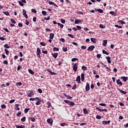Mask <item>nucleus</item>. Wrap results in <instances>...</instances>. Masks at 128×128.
<instances>
[{
	"instance_id": "30",
	"label": "nucleus",
	"mask_w": 128,
	"mask_h": 128,
	"mask_svg": "<svg viewBox=\"0 0 128 128\" xmlns=\"http://www.w3.org/2000/svg\"><path fill=\"white\" fill-rule=\"evenodd\" d=\"M58 50H60V49L56 47L53 48V52H58Z\"/></svg>"
},
{
	"instance_id": "45",
	"label": "nucleus",
	"mask_w": 128,
	"mask_h": 128,
	"mask_svg": "<svg viewBox=\"0 0 128 128\" xmlns=\"http://www.w3.org/2000/svg\"><path fill=\"white\" fill-rule=\"evenodd\" d=\"M42 13L43 16H46V12L42 10Z\"/></svg>"
},
{
	"instance_id": "12",
	"label": "nucleus",
	"mask_w": 128,
	"mask_h": 128,
	"mask_svg": "<svg viewBox=\"0 0 128 128\" xmlns=\"http://www.w3.org/2000/svg\"><path fill=\"white\" fill-rule=\"evenodd\" d=\"M110 123V120H108V121H102V124H108Z\"/></svg>"
},
{
	"instance_id": "26",
	"label": "nucleus",
	"mask_w": 128,
	"mask_h": 128,
	"mask_svg": "<svg viewBox=\"0 0 128 128\" xmlns=\"http://www.w3.org/2000/svg\"><path fill=\"white\" fill-rule=\"evenodd\" d=\"M118 90H119V92H121V94H126V92H124L120 89H118Z\"/></svg>"
},
{
	"instance_id": "13",
	"label": "nucleus",
	"mask_w": 128,
	"mask_h": 128,
	"mask_svg": "<svg viewBox=\"0 0 128 128\" xmlns=\"http://www.w3.org/2000/svg\"><path fill=\"white\" fill-rule=\"evenodd\" d=\"M54 34L50 33V40H54Z\"/></svg>"
},
{
	"instance_id": "63",
	"label": "nucleus",
	"mask_w": 128,
	"mask_h": 128,
	"mask_svg": "<svg viewBox=\"0 0 128 128\" xmlns=\"http://www.w3.org/2000/svg\"><path fill=\"white\" fill-rule=\"evenodd\" d=\"M99 27L100 28H106L102 25V24H100Z\"/></svg>"
},
{
	"instance_id": "9",
	"label": "nucleus",
	"mask_w": 128,
	"mask_h": 128,
	"mask_svg": "<svg viewBox=\"0 0 128 128\" xmlns=\"http://www.w3.org/2000/svg\"><path fill=\"white\" fill-rule=\"evenodd\" d=\"M96 12H100V14H103L104 13V10L100 8H94Z\"/></svg>"
},
{
	"instance_id": "8",
	"label": "nucleus",
	"mask_w": 128,
	"mask_h": 128,
	"mask_svg": "<svg viewBox=\"0 0 128 128\" xmlns=\"http://www.w3.org/2000/svg\"><path fill=\"white\" fill-rule=\"evenodd\" d=\"M52 56H53V58H58V53H52Z\"/></svg>"
},
{
	"instance_id": "52",
	"label": "nucleus",
	"mask_w": 128,
	"mask_h": 128,
	"mask_svg": "<svg viewBox=\"0 0 128 128\" xmlns=\"http://www.w3.org/2000/svg\"><path fill=\"white\" fill-rule=\"evenodd\" d=\"M3 62L4 64H6V65L8 64V62L6 60H4Z\"/></svg>"
},
{
	"instance_id": "58",
	"label": "nucleus",
	"mask_w": 128,
	"mask_h": 128,
	"mask_svg": "<svg viewBox=\"0 0 128 128\" xmlns=\"http://www.w3.org/2000/svg\"><path fill=\"white\" fill-rule=\"evenodd\" d=\"M25 24L26 26H28V24H30V22H28V20H26Z\"/></svg>"
},
{
	"instance_id": "10",
	"label": "nucleus",
	"mask_w": 128,
	"mask_h": 128,
	"mask_svg": "<svg viewBox=\"0 0 128 128\" xmlns=\"http://www.w3.org/2000/svg\"><path fill=\"white\" fill-rule=\"evenodd\" d=\"M86 92H88L90 90V84L86 83Z\"/></svg>"
},
{
	"instance_id": "27",
	"label": "nucleus",
	"mask_w": 128,
	"mask_h": 128,
	"mask_svg": "<svg viewBox=\"0 0 128 128\" xmlns=\"http://www.w3.org/2000/svg\"><path fill=\"white\" fill-rule=\"evenodd\" d=\"M110 14H112V16H116V13L114 11H111L110 12Z\"/></svg>"
},
{
	"instance_id": "18",
	"label": "nucleus",
	"mask_w": 128,
	"mask_h": 128,
	"mask_svg": "<svg viewBox=\"0 0 128 128\" xmlns=\"http://www.w3.org/2000/svg\"><path fill=\"white\" fill-rule=\"evenodd\" d=\"M116 84H120V86H122V82H120V79L116 80Z\"/></svg>"
},
{
	"instance_id": "46",
	"label": "nucleus",
	"mask_w": 128,
	"mask_h": 128,
	"mask_svg": "<svg viewBox=\"0 0 128 128\" xmlns=\"http://www.w3.org/2000/svg\"><path fill=\"white\" fill-rule=\"evenodd\" d=\"M30 120L33 122H36V118H34V117L30 118Z\"/></svg>"
},
{
	"instance_id": "35",
	"label": "nucleus",
	"mask_w": 128,
	"mask_h": 128,
	"mask_svg": "<svg viewBox=\"0 0 128 128\" xmlns=\"http://www.w3.org/2000/svg\"><path fill=\"white\" fill-rule=\"evenodd\" d=\"M63 62H64V59L61 58L60 62H58V66H61Z\"/></svg>"
},
{
	"instance_id": "47",
	"label": "nucleus",
	"mask_w": 128,
	"mask_h": 128,
	"mask_svg": "<svg viewBox=\"0 0 128 128\" xmlns=\"http://www.w3.org/2000/svg\"><path fill=\"white\" fill-rule=\"evenodd\" d=\"M114 26L116 28H122V26H118V24L114 25Z\"/></svg>"
},
{
	"instance_id": "25",
	"label": "nucleus",
	"mask_w": 128,
	"mask_h": 128,
	"mask_svg": "<svg viewBox=\"0 0 128 128\" xmlns=\"http://www.w3.org/2000/svg\"><path fill=\"white\" fill-rule=\"evenodd\" d=\"M30 110V108H26L24 110V114H28V110Z\"/></svg>"
},
{
	"instance_id": "43",
	"label": "nucleus",
	"mask_w": 128,
	"mask_h": 128,
	"mask_svg": "<svg viewBox=\"0 0 128 128\" xmlns=\"http://www.w3.org/2000/svg\"><path fill=\"white\" fill-rule=\"evenodd\" d=\"M68 36H70L72 38H74V36L72 34H68Z\"/></svg>"
},
{
	"instance_id": "22",
	"label": "nucleus",
	"mask_w": 128,
	"mask_h": 128,
	"mask_svg": "<svg viewBox=\"0 0 128 128\" xmlns=\"http://www.w3.org/2000/svg\"><path fill=\"white\" fill-rule=\"evenodd\" d=\"M103 42H104V43L102 44V46H106L108 44V40H104Z\"/></svg>"
},
{
	"instance_id": "29",
	"label": "nucleus",
	"mask_w": 128,
	"mask_h": 128,
	"mask_svg": "<svg viewBox=\"0 0 128 128\" xmlns=\"http://www.w3.org/2000/svg\"><path fill=\"white\" fill-rule=\"evenodd\" d=\"M40 102H42V100L40 99L36 103V106H40Z\"/></svg>"
},
{
	"instance_id": "15",
	"label": "nucleus",
	"mask_w": 128,
	"mask_h": 128,
	"mask_svg": "<svg viewBox=\"0 0 128 128\" xmlns=\"http://www.w3.org/2000/svg\"><path fill=\"white\" fill-rule=\"evenodd\" d=\"M76 82H77L78 84L80 83V76H78L77 78L76 79Z\"/></svg>"
},
{
	"instance_id": "4",
	"label": "nucleus",
	"mask_w": 128,
	"mask_h": 128,
	"mask_svg": "<svg viewBox=\"0 0 128 128\" xmlns=\"http://www.w3.org/2000/svg\"><path fill=\"white\" fill-rule=\"evenodd\" d=\"M94 46H90L87 49L88 50H90V52H92L94 50Z\"/></svg>"
},
{
	"instance_id": "40",
	"label": "nucleus",
	"mask_w": 128,
	"mask_h": 128,
	"mask_svg": "<svg viewBox=\"0 0 128 128\" xmlns=\"http://www.w3.org/2000/svg\"><path fill=\"white\" fill-rule=\"evenodd\" d=\"M4 52H6V54H7V56H8V54H10V51H8L7 49H4Z\"/></svg>"
},
{
	"instance_id": "42",
	"label": "nucleus",
	"mask_w": 128,
	"mask_h": 128,
	"mask_svg": "<svg viewBox=\"0 0 128 128\" xmlns=\"http://www.w3.org/2000/svg\"><path fill=\"white\" fill-rule=\"evenodd\" d=\"M22 114V112L20 111H18V112L16 114V116H20Z\"/></svg>"
},
{
	"instance_id": "21",
	"label": "nucleus",
	"mask_w": 128,
	"mask_h": 128,
	"mask_svg": "<svg viewBox=\"0 0 128 128\" xmlns=\"http://www.w3.org/2000/svg\"><path fill=\"white\" fill-rule=\"evenodd\" d=\"M83 112L84 114H88V110L86 109V108H84Z\"/></svg>"
},
{
	"instance_id": "24",
	"label": "nucleus",
	"mask_w": 128,
	"mask_h": 128,
	"mask_svg": "<svg viewBox=\"0 0 128 128\" xmlns=\"http://www.w3.org/2000/svg\"><path fill=\"white\" fill-rule=\"evenodd\" d=\"M47 106H48L47 108H51L52 106V103H50V102H47Z\"/></svg>"
},
{
	"instance_id": "36",
	"label": "nucleus",
	"mask_w": 128,
	"mask_h": 128,
	"mask_svg": "<svg viewBox=\"0 0 128 128\" xmlns=\"http://www.w3.org/2000/svg\"><path fill=\"white\" fill-rule=\"evenodd\" d=\"M62 50L63 52H68V48L67 47H66V46H64L62 48Z\"/></svg>"
},
{
	"instance_id": "50",
	"label": "nucleus",
	"mask_w": 128,
	"mask_h": 128,
	"mask_svg": "<svg viewBox=\"0 0 128 128\" xmlns=\"http://www.w3.org/2000/svg\"><path fill=\"white\" fill-rule=\"evenodd\" d=\"M11 22H12V24H16V20H14L13 18H11Z\"/></svg>"
},
{
	"instance_id": "57",
	"label": "nucleus",
	"mask_w": 128,
	"mask_h": 128,
	"mask_svg": "<svg viewBox=\"0 0 128 128\" xmlns=\"http://www.w3.org/2000/svg\"><path fill=\"white\" fill-rule=\"evenodd\" d=\"M20 68H22V66L20 65H19L17 68V70H20Z\"/></svg>"
},
{
	"instance_id": "41",
	"label": "nucleus",
	"mask_w": 128,
	"mask_h": 128,
	"mask_svg": "<svg viewBox=\"0 0 128 128\" xmlns=\"http://www.w3.org/2000/svg\"><path fill=\"white\" fill-rule=\"evenodd\" d=\"M4 47L5 48V49L6 48H10V46H8V44H6L4 46Z\"/></svg>"
},
{
	"instance_id": "62",
	"label": "nucleus",
	"mask_w": 128,
	"mask_h": 128,
	"mask_svg": "<svg viewBox=\"0 0 128 128\" xmlns=\"http://www.w3.org/2000/svg\"><path fill=\"white\" fill-rule=\"evenodd\" d=\"M81 48H82V50H86V46H81Z\"/></svg>"
},
{
	"instance_id": "3",
	"label": "nucleus",
	"mask_w": 128,
	"mask_h": 128,
	"mask_svg": "<svg viewBox=\"0 0 128 128\" xmlns=\"http://www.w3.org/2000/svg\"><path fill=\"white\" fill-rule=\"evenodd\" d=\"M40 48H38L36 50V56L38 58H40Z\"/></svg>"
},
{
	"instance_id": "17",
	"label": "nucleus",
	"mask_w": 128,
	"mask_h": 128,
	"mask_svg": "<svg viewBox=\"0 0 128 128\" xmlns=\"http://www.w3.org/2000/svg\"><path fill=\"white\" fill-rule=\"evenodd\" d=\"M15 127L16 128H26V126H24V125H22V126L16 125Z\"/></svg>"
},
{
	"instance_id": "37",
	"label": "nucleus",
	"mask_w": 128,
	"mask_h": 128,
	"mask_svg": "<svg viewBox=\"0 0 128 128\" xmlns=\"http://www.w3.org/2000/svg\"><path fill=\"white\" fill-rule=\"evenodd\" d=\"M26 116H24L22 118H21V122H26Z\"/></svg>"
},
{
	"instance_id": "51",
	"label": "nucleus",
	"mask_w": 128,
	"mask_h": 128,
	"mask_svg": "<svg viewBox=\"0 0 128 128\" xmlns=\"http://www.w3.org/2000/svg\"><path fill=\"white\" fill-rule=\"evenodd\" d=\"M62 24H66V20L64 19H61L60 20Z\"/></svg>"
},
{
	"instance_id": "32",
	"label": "nucleus",
	"mask_w": 128,
	"mask_h": 128,
	"mask_svg": "<svg viewBox=\"0 0 128 128\" xmlns=\"http://www.w3.org/2000/svg\"><path fill=\"white\" fill-rule=\"evenodd\" d=\"M69 106H74L76 104L72 101H70L69 102Z\"/></svg>"
},
{
	"instance_id": "44",
	"label": "nucleus",
	"mask_w": 128,
	"mask_h": 128,
	"mask_svg": "<svg viewBox=\"0 0 128 128\" xmlns=\"http://www.w3.org/2000/svg\"><path fill=\"white\" fill-rule=\"evenodd\" d=\"M72 44H74V46H78V44L74 42H72Z\"/></svg>"
},
{
	"instance_id": "1",
	"label": "nucleus",
	"mask_w": 128,
	"mask_h": 128,
	"mask_svg": "<svg viewBox=\"0 0 128 128\" xmlns=\"http://www.w3.org/2000/svg\"><path fill=\"white\" fill-rule=\"evenodd\" d=\"M34 94V91L32 90H30L28 91V96H29V98H32V96Z\"/></svg>"
},
{
	"instance_id": "56",
	"label": "nucleus",
	"mask_w": 128,
	"mask_h": 128,
	"mask_svg": "<svg viewBox=\"0 0 128 128\" xmlns=\"http://www.w3.org/2000/svg\"><path fill=\"white\" fill-rule=\"evenodd\" d=\"M76 84H74L72 88V90H76Z\"/></svg>"
},
{
	"instance_id": "20",
	"label": "nucleus",
	"mask_w": 128,
	"mask_h": 128,
	"mask_svg": "<svg viewBox=\"0 0 128 128\" xmlns=\"http://www.w3.org/2000/svg\"><path fill=\"white\" fill-rule=\"evenodd\" d=\"M90 40L94 44H96V38H91Z\"/></svg>"
},
{
	"instance_id": "19",
	"label": "nucleus",
	"mask_w": 128,
	"mask_h": 128,
	"mask_svg": "<svg viewBox=\"0 0 128 128\" xmlns=\"http://www.w3.org/2000/svg\"><path fill=\"white\" fill-rule=\"evenodd\" d=\"M81 80L82 82H84V73L81 74Z\"/></svg>"
},
{
	"instance_id": "48",
	"label": "nucleus",
	"mask_w": 128,
	"mask_h": 128,
	"mask_svg": "<svg viewBox=\"0 0 128 128\" xmlns=\"http://www.w3.org/2000/svg\"><path fill=\"white\" fill-rule=\"evenodd\" d=\"M76 60H78V58H72V62H76Z\"/></svg>"
},
{
	"instance_id": "34",
	"label": "nucleus",
	"mask_w": 128,
	"mask_h": 128,
	"mask_svg": "<svg viewBox=\"0 0 128 128\" xmlns=\"http://www.w3.org/2000/svg\"><path fill=\"white\" fill-rule=\"evenodd\" d=\"M2 14H6V16H10V12H2Z\"/></svg>"
},
{
	"instance_id": "54",
	"label": "nucleus",
	"mask_w": 128,
	"mask_h": 128,
	"mask_svg": "<svg viewBox=\"0 0 128 128\" xmlns=\"http://www.w3.org/2000/svg\"><path fill=\"white\" fill-rule=\"evenodd\" d=\"M1 108H6V106L4 104H3L1 106Z\"/></svg>"
},
{
	"instance_id": "16",
	"label": "nucleus",
	"mask_w": 128,
	"mask_h": 128,
	"mask_svg": "<svg viewBox=\"0 0 128 128\" xmlns=\"http://www.w3.org/2000/svg\"><path fill=\"white\" fill-rule=\"evenodd\" d=\"M106 58L107 60L108 64H112V61L110 60V57L106 56Z\"/></svg>"
},
{
	"instance_id": "64",
	"label": "nucleus",
	"mask_w": 128,
	"mask_h": 128,
	"mask_svg": "<svg viewBox=\"0 0 128 128\" xmlns=\"http://www.w3.org/2000/svg\"><path fill=\"white\" fill-rule=\"evenodd\" d=\"M42 54H48V50H42Z\"/></svg>"
},
{
	"instance_id": "5",
	"label": "nucleus",
	"mask_w": 128,
	"mask_h": 128,
	"mask_svg": "<svg viewBox=\"0 0 128 128\" xmlns=\"http://www.w3.org/2000/svg\"><path fill=\"white\" fill-rule=\"evenodd\" d=\"M54 120H52V118H48L47 120V122H48V124H50V126H52V122H53Z\"/></svg>"
},
{
	"instance_id": "33",
	"label": "nucleus",
	"mask_w": 128,
	"mask_h": 128,
	"mask_svg": "<svg viewBox=\"0 0 128 128\" xmlns=\"http://www.w3.org/2000/svg\"><path fill=\"white\" fill-rule=\"evenodd\" d=\"M22 84V83L21 82H18V83H16V86H20Z\"/></svg>"
},
{
	"instance_id": "23",
	"label": "nucleus",
	"mask_w": 128,
	"mask_h": 128,
	"mask_svg": "<svg viewBox=\"0 0 128 128\" xmlns=\"http://www.w3.org/2000/svg\"><path fill=\"white\" fill-rule=\"evenodd\" d=\"M102 54H106V56H108V54H110V52L106 51L105 50H102Z\"/></svg>"
},
{
	"instance_id": "59",
	"label": "nucleus",
	"mask_w": 128,
	"mask_h": 128,
	"mask_svg": "<svg viewBox=\"0 0 128 128\" xmlns=\"http://www.w3.org/2000/svg\"><path fill=\"white\" fill-rule=\"evenodd\" d=\"M64 96H65L66 98H68L69 100H70V98H72V96H68L66 95V94H64Z\"/></svg>"
},
{
	"instance_id": "55",
	"label": "nucleus",
	"mask_w": 128,
	"mask_h": 128,
	"mask_svg": "<svg viewBox=\"0 0 128 128\" xmlns=\"http://www.w3.org/2000/svg\"><path fill=\"white\" fill-rule=\"evenodd\" d=\"M94 84H92L90 85V88L92 90H94Z\"/></svg>"
},
{
	"instance_id": "7",
	"label": "nucleus",
	"mask_w": 128,
	"mask_h": 128,
	"mask_svg": "<svg viewBox=\"0 0 128 128\" xmlns=\"http://www.w3.org/2000/svg\"><path fill=\"white\" fill-rule=\"evenodd\" d=\"M96 110H98L99 112H108V110L106 109H100V108L98 107H96Z\"/></svg>"
},
{
	"instance_id": "39",
	"label": "nucleus",
	"mask_w": 128,
	"mask_h": 128,
	"mask_svg": "<svg viewBox=\"0 0 128 128\" xmlns=\"http://www.w3.org/2000/svg\"><path fill=\"white\" fill-rule=\"evenodd\" d=\"M118 22H120L121 24H126V22H124V21H123L122 20H120L118 21Z\"/></svg>"
},
{
	"instance_id": "31",
	"label": "nucleus",
	"mask_w": 128,
	"mask_h": 128,
	"mask_svg": "<svg viewBox=\"0 0 128 128\" xmlns=\"http://www.w3.org/2000/svg\"><path fill=\"white\" fill-rule=\"evenodd\" d=\"M18 2L20 6H24V3H22V2L20 1V0H18Z\"/></svg>"
},
{
	"instance_id": "60",
	"label": "nucleus",
	"mask_w": 128,
	"mask_h": 128,
	"mask_svg": "<svg viewBox=\"0 0 128 128\" xmlns=\"http://www.w3.org/2000/svg\"><path fill=\"white\" fill-rule=\"evenodd\" d=\"M31 12H34V14H36V11L35 9H32Z\"/></svg>"
},
{
	"instance_id": "38",
	"label": "nucleus",
	"mask_w": 128,
	"mask_h": 128,
	"mask_svg": "<svg viewBox=\"0 0 128 128\" xmlns=\"http://www.w3.org/2000/svg\"><path fill=\"white\" fill-rule=\"evenodd\" d=\"M82 70H88V68H86V66H82Z\"/></svg>"
},
{
	"instance_id": "14",
	"label": "nucleus",
	"mask_w": 128,
	"mask_h": 128,
	"mask_svg": "<svg viewBox=\"0 0 128 128\" xmlns=\"http://www.w3.org/2000/svg\"><path fill=\"white\" fill-rule=\"evenodd\" d=\"M122 78L123 79V82H128V76H122Z\"/></svg>"
},
{
	"instance_id": "61",
	"label": "nucleus",
	"mask_w": 128,
	"mask_h": 128,
	"mask_svg": "<svg viewBox=\"0 0 128 128\" xmlns=\"http://www.w3.org/2000/svg\"><path fill=\"white\" fill-rule=\"evenodd\" d=\"M102 56V54H97L96 58H100V57Z\"/></svg>"
},
{
	"instance_id": "28",
	"label": "nucleus",
	"mask_w": 128,
	"mask_h": 128,
	"mask_svg": "<svg viewBox=\"0 0 128 128\" xmlns=\"http://www.w3.org/2000/svg\"><path fill=\"white\" fill-rule=\"evenodd\" d=\"M28 72L30 74H34V72L32 69H28Z\"/></svg>"
},
{
	"instance_id": "49",
	"label": "nucleus",
	"mask_w": 128,
	"mask_h": 128,
	"mask_svg": "<svg viewBox=\"0 0 128 128\" xmlns=\"http://www.w3.org/2000/svg\"><path fill=\"white\" fill-rule=\"evenodd\" d=\"M40 46H46V43L44 42H40Z\"/></svg>"
},
{
	"instance_id": "11",
	"label": "nucleus",
	"mask_w": 128,
	"mask_h": 128,
	"mask_svg": "<svg viewBox=\"0 0 128 128\" xmlns=\"http://www.w3.org/2000/svg\"><path fill=\"white\" fill-rule=\"evenodd\" d=\"M80 22H82V20H76L74 22L75 24H80Z\"/></svg>"
},
{
	"instance_id": "6",
	"label": "nucleus",
	"mask_w": 128,
	"mask_h": 128,
	"mask_svg": "<svg viewBox=\"0 0 128 128\" xmlns=\"http://www.w3.org/2000/svg\"><path fill=\"white\" fill-rule=\"evenodd\" d=\"M22 12H23V16H24V18H28V14H26V10L24 9H23Z\"/></svg>"
},
{
	"instance_id": "2",
	"label": "nucleus",
	"mask_w": 128,
	"mask_h": 128,
	"mask_svg": "<svg viewBox=\"0 0 128 128\" xmlns=\"http://www.w3.org/2000/svg\"><path fill=\"white\" fill-rule=\"evenodd\" d=\"M78 63H76L73 66V70L76 72L78 70Z\"/></svg>"
},
{
	"instance_id": "53",
	"label": "nucleus",
	"mask_w": 128,
	"mask_h": 128,
	"mask_svg": "<svg viewBox=\"0 0 128 128\" xmlns=\"http://www.w3.org/2000/svg\"><path fill=\"white\" fill-rule=\"evenodd\" d=\"M15 100H15L14 99L12 100H10L9 102H10V104H14V102Z\"/></svg>"
}]
</instances>
